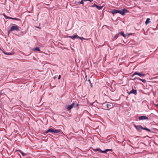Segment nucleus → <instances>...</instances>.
<instances>
[{
  "label": "nucleus",
  "mask_w": 158,
  "mask_h": 158,
  "mask_svg": "<svg viewBox=\"0 0 158 158\" xmlns=\"http://www.w3.org/2000/svg\"><path fill=\"white\" fill-rule=\"evenodd\" d=\"M110 13H111L113 15L116 14V13H119L121 14L122 15H124L126 13L128 12L129 11L126 9H122V11H121L119 10H115L114 9L112 10L111 11H110Z\"/></svg>",
  "instance_id": "obj_1"
},
{
  "label": "nucleus",
  "mask_w": 158,
  "mask_h": 158,
  "mask_svg": "<svg viewBox=\"0 0 158 158\" xmlns=\"http://www.w3.org/2000/svg\"><path fill=\"white\" fill-rule=\"evenodd\" d=\"M134 126L135 127L136 130L139 132H141L142 130H145L149 132H152L151 130L146 127H143L141 125H136L135 124H134Z\"/></svg>",
  "instance_id": "obj_2"
},
{
  "label": "nucleus",
  "mask_w": 158,
  "mask_h": 158,
  "mask_svg": "<svg viewBox=\"0 0 158 158\" xmlns=\"http://www.w3.org/2000/svg\"><path fill=\"white\" fill-rule=\"evenodd\" d=\"M113 105L111 103H109L107 102L102 104V106L105 109L109 110L113 107Z\"/></svg>",
  "instance_id": "obj_3"
},
{
  "label": "nucleus",
  "mask_w": 158,
  "mask_h": 158,
  "mask_svg": "<svg viewBox=\"0 0 158 158\" xmlns=\"http://www.w3.org/2000/svg\"><path fill=\"white\" fill-rule=\"evenodd\" d=\"M20 31L19 27L17 26L14 25L12 26L8 31V33L9 34L11 31Z\"/></svg>",
  "instance_id": "obj_4"
},
{
  "label": "nucleus",
  "mask_w": 158,
  "mask_h": 158,
  "mask_svg": "<svg viewBox=\"0 0 158 158\" xmlns=\"http://www.w3.org/2000/svg\"><path fill=\"white\" fill-rule=\"evenodd\" d=\"M79 106L78 104L75 105V103L73 102L72 104L70 105H67L66 106L65 108L68 110H70L73 107H76Z\"/></svg>",
  "instance_id": "obj_5"
},
{
  "label": "nucleus",
  "mask_w": 158,
  "mask_h": 158,
  "mask_svg": "<svg viewBox=\"0 0 158 158\" xmlns=\"http://www.w3.org/2000/svg\"><path fill=\"white\" fill-rule=\"evenodd\" d=\"M138 75L140 77H144L145 75V74L143 73V72H135L131 76L133 77L135 75Z\"/></svg>",
  "instance_id": "obj_6"
},
{
  "label": "nucleus",
  "mask_w": 158,
  "mask_h": 158,
  "mask_svg": "<svg viewBox=\"0 0 158 158\" xmlns=\"http://www.w3.org/2000/svg\"><path fill=\"white\" fill-rule=\"evenodd\" d=\"M4 16L5 17V18L6 19H10L15 20L16 21H19L20 20V19H19L17 18H12V17H8V16H7L6 15H4Z\"/></svg>",
  "instance_id": "obj_7"
},
{
  "label": "nucleus",
  "mask_w": 158,
  "mask_h": 158,
  "mask_svg": "<svg viewBox=\"0 0 158 158\" xmlns=\"http://www.w3.org/2000/svg\"><path fill=\"white\" fill-rule=\"evenodd\" d=\"M139 120H143L144 119L148 120V118L147 116H142L139 117Z\"/></svg>",
  "instance_id": "obj_8"
},
{
  "label": "nucleus",
  "mask_w": 158,
  "mask_h": 158,
  "mask_svg": "<svg viewBox=\"0 0 158 158\" xmlns=\"http://www.w3.org/2000/svg\"><path fill=\"white\" fill-rule=\"evenodd\" d=\"M136 79L142 81L144 83H145L146 82V80L145 79H141L137 77H135L134 78V79H133V80H135Z\"/></svg>",
  "instance_id": "obj_9"
},
{
  "label": "nucleus",
  "mask_w": 158,
  "mask_h": 158,
  "mask_svg": "<svg viewBox=\"0 0 158 158\" xmlns=\"http://www.w3.org/2000/svg\"><path fill=\"white\" fill-rule=\"evenodd\" d=\"M133 94L135 95H136L137 94L136 90L132 89L129 93H128V94Z\"/></svg>",
  "instance_id": "obj_10"
},
{
  "label": "nucleus",
  "mask_w": 158,
  "mask_h": 158,
  "mask_svg": "<svg viewBox=\"0 0 158 158\" xmlns=\"http://www.w3.org/2000/svg\"><path fill=\"white\" fill-rule=\"evenodd\" d=\"M54 133H60L61 134L63 133L62 131L60 129L56 130L55 129H54Z\"/></svg>",
  "instance_id": "obj_11"
},
{
  "label": "nucleus",
  "mask_w": 158,
  "mask_h": 158,
  "mask_svg": "<svg viewBox=\"0 0 158 158\" xmlns=\"http://www.w3.org/2000/svg\"><path fill=\"white\" fill-rule=\"evenodd\" d=\"M19 152L20 153L22 154L23 156H26L27 155V154L24 153L21 150H16L15 151V152Z\"/></svg>",
  "instance_id": "obj_12"
},
{
  "label": "nucleus",
  "mask_w": 158,
  "mask_h": 158,
  "mask_svg": "<svg viewBox=\"0 0 158 158\" xmlns=\"http://www.w3.org/2000/svg\"><path fill=\"white\" fill-rule=\"evenodd\" d=\"M77 35L76 34L75 35H74L73 36H69V37L71 38L72 40H74L75 38H77Z\"/></svg>",
  "instance_id": "obj_13"
},
{
  "label": "nucleus",
  "mask_w": 158,
  "mask_h": 158,
  "mask_svg": "<svg viewBox=\"0 0 158 158\" xmlns=\"http://www.w3.org/2000/svg\"><path fill=\"white\" fill-rule=\"evenodd\" d=\"M54 130V129L51 128H49L45 132V133H47L48 132L53 133Z\"/></svg>",
  "instance_id": "obj_14"
},
{
  "label": "nucleus",
  "mask_w": 158,
  "mask_h": 158,
  "mask_svg": "<svg viewBox=\"0 0 158 158\" xmlns=\"http://www.w3.org/2000/svg\"><path fill=\"white\" fill-rule=\"evenodd\" d=\"M112 151V149H106L105 150V151H102V150H101V151H100V152H101V153H106L108 151Z\"/></svg>",
  "instance_id": "obj_15"
},
{
  "label": "nucleus",
  "mask_w": 158,
  "mask_h": 158,
  "mask_svg": "<svg viewBox=\"0 0 158 158\" xmlns=\"http://www.w3.org/2000/svg\"><path fill=\"white\" fill-rule=\"evenodd\" d=\"M33 50L39 52H40V50L38 47L35 48H33Z\"/></svg>",
  "instance_id": "obj_16"
},
{
  "label": "nucleus",
  "mask_w": 158,
  "mask_h": 158,
  "mask_svg": "<svg viewBox=\"0 0 158 158\" xmlns=\"http://www.w3.org/2000/svg\"><path fill=\"white\" fill-rule=\"evenodd\" d=\"M150 19L149 18H147L145 22V24L146 25H147L150 22Z\"/></svg>",
  "instance_id": "obj_17"
},
{
  "label": "nucleus",
  "mask_w": 158,
  "mask_h": 158,
  "mask_svg": "<svg viewBox=\"0 0 158 158\" xmlns=\"http://www.w3.org/2000/svg\"><path fill=\"white\" fill-rule=\"evenodd\" d=\"M77 38H78V39H80L81 40H86V39H85V38H84L83 37H79V36H78V35H77ZM86 40H88V39H86Z\"/></svg>",
  "instance_id": "obj_18"
},
{
  "label": "nucleus",
  "mask_w": 158,
  "mask_h": 158,
  "mask_svg": "<svg viewBox=\"0 0 158 158\" xmlns=\"http://www.w3.org/2000/svg\"><path fill=\"white\" fill-rule=\"evenodd\" d=\"M96 7L98 9V10H101L102 9V7H103V6H99L98 5H97L96 6Z\"/></svg>",
  "instance_id": "obj_19"
},
{
  "label": "nucleus",
  "mask_w": 158,
  "mask_h": 158,
  "mask_svg": "<svg viewBox=\"0 0 158 158\" xmlns=\"http://www.w3.org/2000/svg\"><path fill=\"white\" fill-rule=\"evenodd\" d=\"M84 2V1H83V0H81V1L80 2H77V3L78 4V5L80 4H83Z\"/></svg>",
  "instance_id": "obj_20"
},
{
  "label": "nucleus",
  "mask_w": 158,
  "mask_h": 158,
  "mask_svg": "<svg viewBox=\"0 0 158 158\" xmlns=\"http://www.w3.org/2000/svg\"><path fill=\"white\" fill-rule=\"evenodd\" d=\"M118 35H119V34H116L114 37V40H115V39L117 38L118 37Z\"/></svg>",
  "instance_id": "obj_21"
},
{
  "label": "nucleus",
  "mask_w": 158,
  "mask_h": 158,
  "mask_svg": "<svg viewBox=\"0 0 158 158\" xmlns=\"http://www.w3.org/2000/svg\"><path fill=\"white\" fill-rule=\"evenodd\" d=\"M118 34H120L122 36H123V37L125 36L123 32H120L119 33H118Z\"/></svg>",
  "instance_id": "obj_22"
},
{
  "label": "nucleus",
  "mask_w": 158,
  "mask_h": 158,
  "mask_svg": "<svg viewBox=\"0 0 158 158\" xmlns=\"http://www.w3.org/2000/svg\"><path fill=\"white\" fill-rule=\"evenodd\" d=\"M88 81L89 82V84H90L91 87L92 88V84L91 83V82L90 79H89Z\"/></svg>",
  "instance_id": "obj_23"
},
{
  "label": "nucleus",
  "mask_w": 158,
  "mask_h": 158,
  "mask_svg": "<svg viewBox=\"0 0 158 158\" xmlns=\"http://www.w3.org/2000/svg\"><path fill=\"white\" fill-rule=\"evenodd\" d=\"M94 150L95 151H99L100 152L101 150L100 148H96V149H94Z\"/></svg>",
  "instance_id": "obj_24"
},
{
  "label": "nucleus",
  "mask_w": 158,
  "mask_h": 158,
  "mask_svg": "<svg viewBox=\"0 0 158 158\" xmlns=\"http://www.w3.org/2000/svg\"><path fill=\"white\" fill-rule=\"evenodd\" d=\"M4 53L7 55H11L12 54H13V53H6L5 52H4Z\"/></svg>",
  "instance_id": "obj_25"
},
{
  "label": "nucleus",
  "mask_w": 158,
  "mask_h": 158,
  "mask_svg": "<svg viewBox=\"0 0 158 158\" xmlns=\"http://www.w3.org/2000/svg\"><path fill=\"white\" fill-rule=\"evenodd\" d=\"M83 1H84V2L87 1H89V2H91L93 1V0H83Z\"/></svg>",
  "instance_id": "obj_26"
},
{
  "label": "nucleus",
  "mask_w": 158,
  "mask_h": 158,
  "mask_svg": "<svg viewBox=\"0 0 158 158\" xmlns=\"http://www.w3.org/2000/svg\"><path fill=\"white\" fill-rule=\"evenodd\" d=\"M97 5L95 4H94L93 6H91L92 7H96V6H97Z\"/></svg>",
  "instance_id": "obj_27"
},
{
  "label": "nucleus",
  "mask_w": 158,
  "mask_h": 158,
  "mask_svg": "<svg viewBox=\"0 0 158 158\" xmlns=\"http://www.w3.org/2000/svg\"><path fill=\"white\" fill-rule=\"evenodd\" d=\"M154 79H158V76L157 77H155L153 78Z\"/></svg>",
  "instance_id": "obj_28"
},
{
  "label": "nucleus",
  "mask_w": 158,
  "mask_h": 158,
  "mask_svg": "<svg viewBox=\"0 0 158 158\" xmlns=\"http://www.w3.org/2000/svg\"><path fill=\"white\" fill-rule=\"evenodd\" d=\"M61 78V75H59L58 79H60Z\"/></svg>",
  "instance_id": "obj_29"
},
{
  "label": "nucleus",
  "mask_w": 158,
  "mask_h": 158,
  "mask_svg": "<svg viewBox=\"0 0 158 158\" xmlns=\"http://www.w3.org/2000/svg\"><path fill=\"white\" fill-rule=\"evenodd\" d=\"M56 76H55V77H53V78H54V79H56Z\"/></svg>",
  "instance_id": "obj_30"
},
{
  "label": "nucleus",
  "mask_w": 158,
  "mask_h": 158,
  "mask_svg": "<svg viewBox=\"0 0 158 158\" xmlns=\"http://www.w3.org/2000/svg\"><path fill=\"white\" fill-rule=\"evenodd\" d=\"M19 155L20 156V157H21V156H20V155L19 154Z\"/></svg>",
  "instance_id": "obj_31"
},
{
  "label": "nucleus",
  "mask_w": 158,
  "mask_h": 158,
  "mask_svg": "<svg viewBox=\"0 0 158 158\" xmlns=\"http://www.w3.org/2000/svg\"><path fill=\"white\" fill-rule=\"evenodd\" d=\"M1 93H0V95H1Z\"/></svg>",
  "instance_id": "obj_32"
}]
</instances>
